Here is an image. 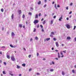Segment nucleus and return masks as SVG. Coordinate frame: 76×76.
I'll return each mask as SVG.
<instances>
[{
    "instance_id": "19",
    "label": "nucleus",
    "mask_w": 76,
    "mask_h": 76,
    "mask_svg": "<svg viewBox=\"0 0 76 76\" xmlns=\"http://www.w3.org/2000/svg\"><path fill=\"white\" fill-rule=\"evenodd\" d=\"M19 26L20 28H22V24H19Z\"/></svg>"
},
{
    "instance_id": "36",
    "label": "nucleus",
    "mask_w": 76,
    "mask_h": 76,
    "mask_svg": "<svg viewBox=\"0 0 76 76\" xmlns=\"http://www.w3.org/2000/svg\"><path fill=\"white\" fill-rule=\"evenodd\" d=\"M72 11H71L69 12V15H70V14H72Z\"/></svg>"
},
{
    "instance_id": "18",
    "label": "nucleus",
    "mask_w": 76,
    "mask_h": 76,
    "mask_svg": "<svg viewBox=\"0 0 76 76\" xmlns=\"http://www.w3.org/2000/svg\"><path fill=\"white\" fill-rule=\"evenodd\" d=\"M1 10L2 12H4V10L3 8L1 9Z\"/></svg>"
},
{
    "instance_id": "40",
    "label": "nucleus",
    "mask_w": 76,
    "mask_h": 76,
    "mask_svg": "<svg viewBox=\"0 0 76 76\" xmlns=\"http://www.w3.org/2000/svg\"><path fill=\"white\" fill-rule=\"evenodd\" d=\"M57 7H60V5L58 4L57 6Z\"/></svg>"
},
{
    "instance_id": "48",
    "label": "nucleus",
    "mask_w": 76,
    "mask_h": 76,
    "mask_svg": "<svg viewBox=\"0 0 76 76\" xmlns=\"http://www.w3.org/2000/svg\"><path fill=\"white\" fill-rule=\"evenodd\" d=\"M31 70H32V69L31 68L30 69H29V71H31Z\"/></svg>"
},
{
    "instance_id": "13",
    "label": "nucleus",
    "mask_w": 76,
    "mask_h": 76,
    "mask_svg": "<svg viewBox=\"0 0 76 76\" xmlns=\"http://www.w3.org/2000/svg\"><path fill=\"white\" fill-rule=\"evenodd\" d=\"M62 74L63 75H65V73L64 71H62Z\"/></svg>"
},
{
    "instance_id": "55",
    "label": "nucleus",
    "mask_w": 76,
    "mask_h": 76,
    "mask_svg": "<svg viewBox=\"0 0 76 76\" xmlns=\"http://www.w3.org/2000/svg\"><path fill=\"white\" fill-rule=\"evenodd\" d=\"M0 54H2V52H0Z\"/></svg>"
},
{
    "instance_id": "26",
    "label": "nucleus",
    "mask_w": 76,
    "mask_h": 76,
    "mask_svg": "<svg viewBox=\"0 0 76 76\" xmlns=\"http://www.w3.org/2000/svg\"><path fill=\"white\" fill-rule=\"evenodd\" d=\"M50 72H53L54 71V69H51L50 70Z\"/></svg>"
},
{
    "instance_id": "5",
    "label": "nucleus",
    "mask_w": 76,
    "mask_h": 76,
    "mask_svg": "<svg viewBox=\"0 0 76 76\" xmlns=\"http://www.w3.org/2000/svg\"><path fill=\"white\" fill-rule=\"evenodd\" d=\"M61 19H63V18L62 17V16H61V17L59 19V21H61Z\"/></svg>"
},
{
    "instance_id": "30",
    "label": "nucleus",
    "mask_w": 76,
    "mask_h": 76,
    "mask_svg": "<svg viewBox=\"0 0 76 76\" xmlns=\"http://www.w3.org/2000/svg\"><path fill=\"white\" fill-rule=\"evenodd\" d=\"M51 35H54V32H52L51 33Z\"/></svg>"
},
{
    "instance_id": "64",
    "label": "nucleus",
    "mask_w": 76,
    "mask_h": 76,
    "mask_svg": "<svg viewBox=\"0 0 76 76\" xmlns=\"http://www.w3.org/2000/svg\"><path fill=\"white\" fill-rule=\"evenodd\" d=\"M74 67H75V68H76V65H75V66Z\"/></svg>"
},
{
    "instance_id": "34",
    "label": "nucleus",
    "mask_w": 76,
    "mask_h": 76,
    "mask_svg": "<svg viewBox=\"0 0 76 76\" xmlns=\"http://www.w3.org/2000/svg\"><path fill=\"white\" fill-rule=\"evenodd\" d=\"M6 48L5 46H2L1 47L2 48Z\"/></svg>"
},
{
    "instance_id": "39",
    "label": "nucleus",
    "mask_w": 76,
    "mask_h": 76,
    "mask_svg": "<svg viewBox=\"0 0 76 76\" xmlns=\"http://www.w3.org/2000/svg\"><path fill=\"white\" fill-rule=\"evenodd\" d=\"M73 5V3H71L70 4V6H72Z\"/></svg>"
},
{
    "instance_id": "12",
    "label": "nucleus",
    "mask_w": 76,
    "mask_h": 76,
    "mask_svg": "<svg viewBox=\"0 0 76 76\" xmlns=\"http://www.w3.org/2000/svg\"><path fill=\"white\" fill-rule=\"evenodd\" d=\"M15 33H14L12 32V36H15Z\"/></svg>"
},
{
    "instance_id": "24",
    "label": "nucleus",
    "mask_w": 76,
    "mask_h": 76,
    "mask_svg": "<svg viewBox=\"0 0 76 76\" xmlns=\"http://www.w3.org/2000/svg\"><path fill=\"white\" fill-rule=\"evenodd\" d=\"M17 69H19V68H20V66L18 65H17Z\"/></svg>"
},
{
    "instance_id": "7",
    "label": "nucleus",
    "mask_w": 76,
    "mask_h": 76,
    "mask_svg": "<svg viewBox=\"0 0 76 76\" xmlns=\"http://www.w3.org/2000/svg\"><path fill=\"white\" fill-rule=\"evenodd\" d=\"M18 12L19 13V14L20 15V14L21 13V10H19L18 11Z\"/></svg>"
},
{
    "instance_id": "63",
    "label": "nucleus",
    "mask_w": 76,
    "mask_h": 76,
    "mask_svg": "<svg viewBox=\"0 0 76 76\" xmlns=\"http://www.w3.org/2000/svg\"><path fill=\"white\" fill-rule=\"evenodd\" d=\"M45 3H46V2H47V0H45Z\"/></svg>"
},
{
    "instance_id": "50",
    "label": "nucleus",
    "mask_w": 76,
    "mask_h": 76,
    "mask_svg": "<svg viewBox=\"0 0 76 76\" xmlns=\"http://www.w3.org/2000/svg\"><path fill=\"white\" fill-rule=\"evenodd\" d=\"M42 20H44V18H42V20H41V21H42Z\"/></svg>"
},
{
    "instance_id": "1",
    "label": "nucleus",
    "mask_w": 76,
    "mask_h": 76,
    "mask_svg": "<svg viewBox=\"0 0 76 76\" xmlns=\"http://www.w3.org/2000/svg\"><path fill=\"white\" fill-rule=\"evenodd\" d=\"M39 22V20H35L34 22L33 23H34V24H37V23H38Z\"/></svg>"
},
{
    "instance_id": "29",
    "label": "nucleus",
    "mask_w": 76,
    "mask_h": 76,
    "mask_svg": "<svg viewBox=\"0 0 76 76\" xmlns=\"http://www.w3.org/2000/svg\"><path fill=\"white\" fill-rule=\"evenodd\" d=\"M53 40L54 41H56L57 39H56V38H53Z\"/></svg>"
},
{
    "instance_id": "42",
    "label": "nucleus",
    "mask_w": 76,
    "mask_h": 76,
    "mask_svg": "<svg viewBox=\"0 0 76 76\" xmlns=\"http://www.w3.org/2000/svg\"><path fill=\"white\" fill-rule=\"evenodd\" d=\"M40 26L42 28H43V26L42 25H40Z\"/></svg>"
},
{
    "instance_id": "52",
    "label": "nucleus",
    "mask_w": 76,
    "mask_h": 76,
    "mask_svg": "<svg viewBox=\"0 0 76 76\" xmlns=\"http://www.w3.org/2000/svg\"><path fill=\"white\" fill-rule=\"evenodd\" d=\"M33 39H30V41H33Z\"/></svg>"
},
{
    "instance_id": "16",
    "label": "nucleus",
    "mask_w": 76,
    "mask_h": 76,
    "mask_svg": "<svg viewBox=\"0 0 76 76\" xmlns=\"http://www.w3.org/2000/svg\"><path fill=\"white\" fill-rule=\"evenodd\" d=\"M72 72L73 73H75V69H73L72 70Z\"/></svg>"
},
{
    "instance_id": "41",
    "label": "nucleus",
    "mask_w": 76,
    "mask_h": 76,
    "mask_svg": "<svg viewBox=\"0 0 76 76\" xmlns=\"http://www.w3.org/2000/svg\"><path fill=\"white\" fill-rule=\"evenodd\" d=\"M4 64L5 65H6V64H7L6 62H4Z\"/></svg>"
},
{
    "instance_id": "25",
    "label": "nucleus",
    "mask_w": 76,
    "mask_h": 76,
    "mask_svg": "<svg viewBox=\"0 0 76 76\" xmlns=\"http://www.w3.org/2000/svg\"><path fill=\"white\" fill-rule=\"evenodd\" d=\"M55 7L57 9V7L56 6V4H55Z\"/></svg>"
},
{
    "instance_id": "49",
    "label": "nucleus",
    "mask_w": 76,
    "mask_h": 76,
    "mask_svg": "<svg viewBox=\"0 0 76 76\" xmlns=\"http://www.w3.org/2000/svg\"><path fill=\"white\" fill-rule=\"evenodd\" d=\"M37 56H39V53H37Z\"/></svg>"
},
{
    "instance_id": "45",
    "label": "nucleus",
    "mask_w": 76,
    "mask_h": 76,
    "mask_svg": "<svg viewBox=\"0 0 76 76\" xmlns=\"http://www.w3.org/2000/svg\"><path fill=\"white\" fill-rule=\"evenodd\" d=\"M37 28H39V25H38L37 26Z\"/></svg>"
},
{
    "instance_id": "15",
    "label": "nucleus",
    "mask_w": 76,
    "mask_h": 76,
    "mask_svg": "<svg viewBox=\"0 0 76 76\" xmlns=\"http://www.w3.org/2000/svg\"><path fill=\"white\" fill-rule=\"evenodd\" d=\"M67 39H71V38L70 37H68L67 38Z\"/></svg>"
},
{
    "instance_id": "20",
    "label": "nucleus",
    "mask_w": 76,
    "mask_h": 76,
    "mask_svg": "<svg viewBox=\"0 0 76 76\" xmlns=\"http://www.w3.org/2000/svg\"><path fill=\"white\" fill-rule=\"evenodd\" d=\"M35 39H36V40H38V37H36L35 38Z\"/></svg>"
},
{
    "instance_id": "35",
    "label": "nucleus",
    "mask_w": 76,
    "mask_h": 76,
    "mask_svg": "<svg viewBox=\"0 0 76 76\" xmlns=\"http://www.w3.org/2000/svg\"><path fill=\"white\" fill-rule=\"evenodd\" d=\"M36 31V29L35 28H34V32H35Z\"/></svg>"
},
{
    "instance_id": "62",
    "label": "nucleus",
    "mask_w": 76,
    "mask_h": 76,
    "mask_svg": "<svg viewBox=\"0 0 76 76\" xmlns=\"http://www.w3.org/2000/svg\"><path fill=\"white\" fill-rule=\"evenodd\" d=\"M45 17H46V16H47V15H46V14H45Z\"/></svg>"
},
{
    "instance_id": "17",
    "label": "nucleus",
    "mask_w": 76,
    "mask_h": 76,
    "mask_svg": "<svg viewBox=\"0 0 76 76\" xmlns=\"http://www.w3.org/2000/svg\"><path fill=\"white\" fill-rule=\"evenodd\" d=\"M41 3V1H40L38 3V4L39 5Z\"/></svg>"
},
{
    "instance_id": "28",
    "label": "nucleus",
    "mask_w": 76,
    "mask_h": 76,
    "mask_svg": "<svg viewBox=\"0 0 76 76\" xmlns=\"http://www.w3.org/2000/svg\"><path fill=\"white\" fill-rule=\"evenodd\" d=\"M47 6V4H45L44 6H43V7H45Z\"/></svg>"
},
{
    "instance_id": "11",
    "label": "nucleus",
    "mask_w": 76,
    "mask_h": 76,
    "mask_svg": "<svg viewBox=\"0 0 76 76\" xmlns=\"http://www.w3.org/2000/svg\"><path fill=\"white\" fill-rule=\"evenodd\" d=\"M2 73L4 75L6 74V72L5 71H3Z\"/></svg>"
},
{
    "instance_id": "56",
    "label": "nucleus",
    "mask_w": 76,
    "mask_h": 76,
    "mask_svg": "<svg viewBox=\"0 0 76 76\" xmlns=\"http://www.w3.org/2000/svg\"><path fill=\"white\" fill-rule=\"evenodd\" d=\"M10 75H11V76H13V74H12L11 73H10Z\"/></svg>"
},
{
    "instance_id": "23",
    "label": "nucleus",
    "mask_w": 76,
    "mask_h": 76,
    "mask_svg": "<svg viewBox=\"0 0 76 76\" xmlns=\"http://www.w3.org/2000/svg\"><path fill=\"white\" fill-rule=\"evenodd\" d=\"M45 20L43 22V24H45Z\"/></svg>"
},
{
    "instance_id": "27",
    "label": "nucleus",
    "mask_w": 76,
    "mask_h": 76,
    "mask_svg": "<svg viewBox=\"0 0 76 76\" xmlns=\"http://www.w3.org/2000/svg\"><path fill=\"white\" fill-rule=\"evenodd\" d=\"M76 28V26H74V28H73L74 30H75V29Z\"/></svg>"
},
{
    "instance_id": "10",
    "label": "nucleus",
    "mask_w": 76,
    "mask_h": 76,
    "mask_svg": "<svg viewBox=\"0 0 76 76\" xmlns=\"http://www.w3.org/2000/svg\"><path fill=\"white\" fill-rule=\"evenodd\" d=\"M11 17H12V19H13V18H14V15L13 14H12V15Z\"/></svg>"
},
{
    "instance_id": "33",
    "label": "nucleus",
    "mask_w": 76,
    "mask_h": 76,
    "mask_svg": "<svg viewBox=\"0 0 76 76\" xmlns=\"http://www.w3.org/2000/svg\"><path fill=\"white\" fill-rule=\"evenodd\" d=\"M25 15H24V14H23V18H24L25 17Z\"/></svg>"
},
{
    "instance_id": "22",
    "label": "nucleus",
    "mask_w": 76,
    "mask_h": 76,
    "mask_svg": "<svg viewBox=\"0 0 76 76\" xmlns=\"http://www.w3.org/2000/svg\"><path fill=\"white\" fill-rule=\"evenodd\" d=\"M10 47H11L12 48H13V46L12 45H10Z\"/></svg>"
},
{
    "instance_id": "53",
    "label": "nucleus",
    "mask_w": 76,
    "mask_h": 76,
    "mask_svg": "<svg viewBox=\"0 0 76 76\" xmlns=\"http://www.w3.org/2000/svg\"><path fill=\"white\" fill-rule=\"evenodd\" d=\"M55 51H56L57 52H58V50H55Z\"/></svg>"
},
{
    "instance_id": "8",
    "label": "nucleus",
    "mask_w": 76,
    "mask_h": 76,
    "mask_svg": "<svg viewBox=\"0 0 76 76\" xmlns=\"http://www.w3.org/2000/svg\"><path fill=\"white\" fill-rule=\"evenodd\" d=\"M38 18V14H36L35 16V18Z\"/></svg>"
},
{
    "instance_id": "21",
    "label": "nucleus",
    "mask_w": 76,
    "mask_h": 76,
    "mask_svg": "<svg viewBox=\"0 0 76 76\" xmlns=\"http://www.w3.org/2000/svg\"><path fill=\"white\" fill-rule=\"evenodd\" d=\"M46 39V40L47 41H48L50 39V38H47Z\"/></svg>"
},
{
    "instance_id": "58",
    "label": "nucleus",
    "mask_w": 76,
    "mask_h": 76,
    "mask_svg": "<svg viewBox=\"0 0 76 76\" xmlns=\"http://www.w3.org/2000/svg\"><path fill=\"white\" fill-rule=\"evenodd\" d=\"M50 37H53V36H52V35H50Z\"/></svg>"
},
{
    "instance_id": "32",
    "label": "nucleus",
    "mask_w": 76,
    "mask_h": 76,
    "mask_svg": "<svg viewBox=\"0 0 76 76\" xmlns=\"http://www.w3.org/2000/svg\"><path fill=\"white\" fill-rule=\"evenodd\" d=\"M62 52H63V53H66V50L63 51Z\"/></svg>"
},
{
    "instance_id": "46",
    "label": "nucleus",
    "mask_w": 76,
    "mask_h": 76,
    "mask_svg": "<svg viewBox=\"0 0 76 76\" xmlns=\"http://www.w3.org/2000/svg\"><path fill=\"white\" fill-rule=\"evenodd\" d=\"M52 64H55V63L53 61L52 62Z\"/></svg>"
},
{
    "instance_id": "31",
    "label": "nucleus",
    "mask_w": 76,
    "mask_h": 76,
    "mask_svg": "<svg viewBox=\"0 0 76 76\" xmlns=\"http://www.w3.org/2000/svg\"><path fill=\"white\" fill-rule=\"evenodd\" d=\"M28 14L30 15H32V13H31V12H29Z\"/></svg>"
},
{
    "instance_id": "4",
    "label": "nucleus",
    "mask_w": 76,
    "mask_h": 76,
    "mask_svg": "<svg viewBox=\"0 0 76 76\" xmlns=\"http://www.w3.org/2000/svg\"><path fill=\"white\" fill-rule=\"evenodd\" d=\"M55 44L56 45V47H59V45H58V42H56Z\"/></svg>"
},
{
    "instance_id": "3",
    "label": "nucleus",
    "mask_w": 76,
    "mask_h": 76,
    "mask_svg": "<svg viewBox=\"0 0 76 76\" xmlns=\"http://www.w3.org/2000/svg\"><path fill=\"white\" fill-rule=\"evenodd\" d=\"M66 28H68V29H70V26L68 24L66 25Z\"/></svg>"
},
{
    "instance_id": "61",
    "label": "nucleus",
    "mask_w": 76,
    "mask_h": 76,
    "mask_svg": "<svg viewBox=\"0 0 76 76\" xmlns=\"http://www.w3.org/2000/svg\"><path fill=\"white\" fill-rule=\"evenodd\" d=\"M19 76H22V74H20L19 75Z\"/></svg>"
},
{
    "instance_id": "54",
    "label": "nucleus",
    "mask_w": 76,
    "mask_h": 76,
    "mask_svg": "<svg viewBox=\"0 0 76 76\" xmlns=\"http://www.w3.org/2000/svg\"><path fill=\"white\" fill-rule=\"evenodd\" d=\"M52 50H54V48H52Z\"/></svg>"
},
{
    "instance_id": "59",
    "label": "nucleus",
    "mask_w": 76,
    "mask_h": 76,
    "mask_svg": "<svg viewBox=\"0 0 76 76\" xmlns=\"http://www.w3.org/2000/svg\"><path fill=\"white\" fill-rule=\"evenodd\" d=\"M30 9H31L32 10H33V9H33V8H32V7H31V8H30Z\"/></svg>"
},
{
    "instance_id": "60",
    "label": "nucleus",
    "mask_w": 76,
    "mask_h": 76,
    "mask_svg": "<svg viewBox=\"0 0 76 76\" xmlns=\"http://www.w3.org/2000/svg\"><path fill=\"white\" fill-rule=\"evenodd\" d=\"M75 41H76V37L75 38Z\"/></svg>"
},
{
    "instance_id": "44",
    "label": "nucleus",
    "mask_w": 76,
    "mask_h": 76,
    "mask_svg": "<svg viewBox=\"0 0 76 76\" xmlns=\"http://www.w3.org/2000/svg\"><path fill=\"white\" fill-rule=\"evenodd\" d=\"M61 55H63V54L62 53V52H61Z\"/></svg>"
},
{
    "instance_id": "6",
    "label": "nucleus",
    "mask_w": 76,
    "mask_h": 76,
    "mask_svg": "<svg viewBox=\"0 0 76 76\" xmlns=\"http://www.w3.org/2000/svg\"><path fill=\"white\" fill-rule=\"evenodd\" d=\"M7 57L8 59H10V56L9 55H7Z\"/></svg>"
},
{
    "instance_id": "43",
    "label": "nucleus",
    "mask_w": 76,
    "mask_h": 76,
    "mask_svg": "<svg viewBox=\"0 0 76 76\" xmlns=\"http://www.w3.org/2000/svg\"><path fill=\"white\" fill-rule=\"evenodd\" d=\"M56 18V15H55L54 17H53V18L54 19H55V18Z\"/></svg>"
},
{
    "instance_id": "9",
    "label": "nucleus",
    "mask_w": 76,
    "mask_h": 76,
    "mask_svg": "<svg viewBox=\"0 0 76 76\" xmlns=\"http://www.w3.org/2000/svg\"><path fill=\"white\" fill-rule=\"evenodd\" d=\"M53 23V20H52L50 21V25H52Z\"/></svg>"
},
{
    "instance_id": "14",
    "label": "nucleus",
    "mask_w": 76,
    "mask_h": 76,
    "mask_svg": "<svg viewBox=\"0 0 76 76\" xmlns=\"http://www.w3.org/2000/svg\"><path fill=\"white\" fill-rule=\"evenodd\" d=\"M22 66L23 67H25V66H26V64H22Z\"/></svg>"
},
{
    "instance_id": "37",
    "label": "nucleus",
    "mask_w": 76,
    "mask_h": 76,
    "mask_svg": "<svg viewBox=\"0 0 76 76\" xmlns=\"http://www.w3.org/2000/svg\"><path fill=\"white\" fill-rule=\"evenodd\" d=\"M29 58H31V55H30L28 56Z\"/></svg>"
},
{
    "instance_id": "2",
    "label": "nucleus",
    "mask_w": 76,
    "mask_h": 76,
    "mask_svg": "<svg viewBox=\"0 0 76 76\" xmlns=\"http://www.w3.org/2000/svg\"><path fill=\"white\" fill-rule=\"evenodd\" d=\"M11 58L12 60V61H15L16 60L15 59V57H14V56H11Z\"/></svg>"
},
{
    "instance_id": "57",
    "label": "nucleus",
    "mask_w": 76,
    "mask_h": 76,
    "mask_svg": "<svg viewBox=\"0 0 76 76\" xmlns=\"http://www.w3.org/2000/svg\"><path fill=\"white\" fill-rule=\"evenodd\" d=\"M66 20H69V18H66Z\"/></svg>"
},
{
    "instance_id": "38",
    "label": "nucleus",
    "mask_w": 76,
    "mask_h": 76,
    "mask_svg": "<svg viewBox=\"0 0 76 76\" xmlns=\"http://www.w3.org/2000/svg\"><path fill=\"white\" fill-rule=\"evenodd\" d=\"M39 16H41V13H39Z\"/></svg>"
},
{
    "instance_id": "51",
    "label": "nucleus",
    "mask_w": 76,
    "mask_h": 76,
    "mask_svg": "<svg viewBox=\"0 0 76 76\" xmlns=\"http://www.w3.org/2000/svg\"><path fill=\"white\" fill-rule=\"evenodd\" d=\"M37 75H39V73H37Z\"/></svg>"
},
{
    "instance_id": "47",
    "label": "nucleus",
    "mask_w": 76,
    "mask_h": 76,
    "mask_svg": "<svg viewBox=\"0 0 76 76\" xmlns=\"http://www.w3.org/2000/svg\"><path fill=\"white\" fill-rule=\"evenodd\" d=\"M66 10H68V7H66Z\"/></svg>"
}]
</instances>
